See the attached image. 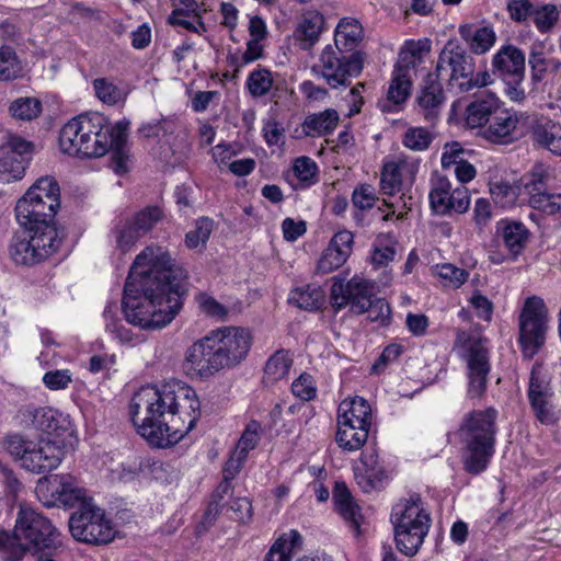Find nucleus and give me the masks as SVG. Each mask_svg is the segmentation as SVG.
Here are the masks:
<instances>
[{"mask_svg":"<svg viewBox=\"0 0 561 561\" xmlns=\"http://www.w3.org/2000/svg\"><path fill=\"white\" fill-rule=\"evenodd\" d=\"M187 271L168 250L146 247L134 260L124 287L126 321L142 329L169 324L183 306Z\"/></svg>","mask_w":561,"mask_h":561,"instance_id":"obj_1","label":"nucleus"},{"mask_svg":"<svg viewBox=\"0 0 561 561\" xmlns=\"http://www.w3.org/2000/svg\"><path fill=\"white\" fill-rule=\"evenodd\" d=\"M198 409L199 401L190 388L174 392L147 386L131 398L129 413L140 436L151 446L165 448L193 428Z\"/></svg>","mask_w":561,"mask_h":561,"instance_id":"obj_2","label":"nucleus"},{"mask_svg":"<svg viewBox=\"0 0 561 561\" xmlns=\"http://www.w3.org/2000/svg\"><path fill=\"white\" fill-rule=\"evenodd\" d=\"M59 207L60 188L51 176L39 178L16 203V220L30 231L41 262L61 243L54 222Z\"/></svg>","mask_w":561,"mask_h":561,"instance_id":"obj_3","label":"nucleus"},{"mask_svg":"<svg viewBox=\"0 0 561 561\" xmlns=\"http://www.w3.org/2000/svg\"><path fill=\"white\" fill-rule=\"evenodd\" d=\"M60 534L51 522L27 505H20L12 533L0 529V557L20 561L27 552L56 549Z\"/></svg>","mask_w":561,"mask_h":561,"instance_id":"obj_4","label":"nucleus"},{"mask_svg":"<svg viewBox=\"0 0 561 561\" xmlns=\"http://www.w3.org/2000/svg\"><path fill=\"white\" fill-rule=\"evenodd\" d=\"M496 416V410L489 408L472 411L462 421L459 432L466 446L463 466L471 474L484 471L494 454Z\"/></svg>","mask_w":561,"mask_h":561,"instance_id":"obj_5","label":"nucleus"},{"mask_svg":"<svg viewBox=\"0 0 561 561\" xmlns=\"http://www.w3.org/2000/svg\"><path fill=\"white\" fill-rule=\"evenodd\" d=\"M434 75L445 82L449 90L458 93L492 83L488 71L476 72L473 56L457 41H448L445 44L438 55Z\"/></svg>","mask_w":561,"mask_h":561,"instance_id":"obj_6","label":"nucleus"},{"mask_svg":"<svg viewBox=\"0 0 561 561\" xmlns=\"http://www.w3.org/2000/svg\"><path fill=\"white\" fill-rule=\"evenodd\" d=\"M397 549L412 557L420 550L431 527V516L426 512L420 494H411L400 500L391 513Z\"/></svg>","mask_w":561,"mask_h":561,"instance_id":"obj_7","label":"nucleus"},{"mask_svg":"<svg viewBox=\"0 0 561 561\" xmlns=\"http://www.w3.org/2000/svg\"><path fill=\"white\" fill-rule=\"evenodd\" d=\"M371 408L364 398L343 400L337 410V445L347 451H355L364 446L371 426Z\"/></svg>","mask_w":561,"mask_h":561,"instance_id":"obj_8","label":"nucleus"},{"mask_svg":"<svg viewBox=\"0 0 561 561\" xmlns=\"http://www.w3.org/2000/svg\"><path fill=\"white\" fill-rule=\"evenodd\" d=\"M364 68L363 53H347L327 45L311 72L322 78L331 89L346 88L352 79L358 77Z\"/></svg>","mask_w":561,"mask_h":561,"instance_id":"obj_9","label":"nucleus"},{"mask_svg":"<svg viewBox=\"0 0 561 561\" xmlns=\"http://www.w3.org/2000/svg\"><path fill=\"white\" fill-rule=\"evenodd\" d=\"M82 123L91 127V133H88V139L82 146L83 158L102 157L110 151L112 146H121L127 140L129 122L126 119L111 125L104 115L92 113L82 115Z\"/></svg>","mask_w":561,"mask_h":561,"instance_id":"obj_10","label":"nucleus"},{"mask_svg":"<svg viewBox=\"0 0 561 561\" xmlns=\"http://www.w3.org/2000/svg\"><path fill=\"white\" fill-rule=\"evenodd\" d=\"M69 528L72 537L90 545H106L115 537V530L104 511L94 502L83 504L76 510L69 518Z\"/></svg>","mask_w":561,"mask_h":561,"instance_id":"obj_11","label":"nucleus"},{"mask_svg":"<svg viewBox=\"0 0 561 561\" xmlns=\"http://www.w3.org/2000/svg\"><path fill=\"white\" fill-rule=\"evenodd\" d=\"M547 310L543 300L533 296L525 300L519 314V344L524 356L534 357L545 344Z\"/></svg>","mask_w":561,"mask_h":561,"instance_id":"obj_12","label":"nucleus"},{"mask_svg":"<svg viewBox=\"0 0 561 561\" xmlns=\"http://www.w3.org/2000/svg\"><path fill=\"white\" fill-rule=\"evenodd\" d=\"M330 300L336 310L351 306V310L362 314L371 306L374 285L368 279L354 276L346 282L345 277L332 278Z\"/></svg>","mask_w":561,"mask_h":561,"instance_id":"obj_13","label":"nucleus"},{"mask_svg":"<svg viewBox=\"0 0 561 561\" xmlns=\"http://www.w3.org/2000/svg\"><path fill=\"white\" fill-rule=\"evenodd\" d=\"M183 368L188 376L201 379L208 378L225 368L210 334L187 348Z\"/></svg>","mask_w":561,"mask_h":561,"instance_id":"obj_14","label":"nucleus"},{"mask_svg":"<svg viewBox=\"0 0 561 561\" xmlns=\"http://www.w3.org/2000/svg\"><path fill=\"white\" fill-rule=\"evenodd\" d=\"M33 144L19 136H10L0 145V182L11 183L24 175Z\"/></svg>","mask_w":561,"mask_h":561,"instance_id":"obj_15","label":"nucleus"},{"mask_svg":"<svg viewBox=\"0 0 561 561\" xmlns=\"http://www.w3.org/2000/svg\"><path fill=\"white\" fill-rule=\"evenodd\" d=\"M210 335L225 367L237 365L244 359L252 344L250 331L242 328H225L213 331Z\"/></svg>","mask_w":561,"mask_h":561,"instance_id":"obj_16","label":"nucleus"},{"mask_svg":"<svg viewBox=\"0 0 561 561\" xmlns=\"http://www.w3.org/2000/svg\"><path fill=\"white\" fill-rule=\"evenodd\" d=\"M46 485L53 501L47 505H62L65 507L81 508L83 504L92 503L93 500L87 495L85 489L81 488L75 477L70 474H50L41 481L39 488Z\"/></svg>","mask_w":561,"mask_h":561,"instance_id":"obj_17","label":"nucleus"},{"mask_svg":"<svg viewBox=\"0 0 561 561\" xmlns=\"http://www.w3.org/2000/svg\"><path fill=\"white\" fill-rule=\"evenodd\" d=\"M469 398H481L488 383L491 366L486 348L478 343L469 346L466 355Z\"/></svg>","mask_w":561,"mask_h":561,"instance_id":"obj_18","label":"nucleus"},{"mask_svg":"<svg viewBox=\"0 0 561 561\" xmlns=\"http://www.w3.org/2000/svg\"><path fill=\"white\" fill-rule=\"evenodd\" d=\"M551 397L549 380L542 375L541 367L535 365L530 373L528 398L536 417L542 424H552L556 420L550 404Z\"/></svg>","mask_w":561,"mask_h":561,"instance_id":"obj_19","label":"nucleus"},{"mask_svg":"<svg viewBox=\"0 0 561 561\" xmlns=\"http://www.w3.org/2000/svg\"><path fill=\"white\" fill-rule=\"evenodd\" d=\"M446 96L443 90L442 81L434 73H428L416 95L417 112L423 118L435 124L440 116Z\"/></svg>","mask_w":561,"mask_h":561,"instance_id":"obj_20","label":"nucleus"},{"mask_svg":"<svg viewBox=\"0 0 561 561\" xmlns=\"http://www.w3.org/2000/svg\"><path fill=\"white\" fill-rule=\"evenodd\" d=\"M412 83L407 70L401 66L396 67L389 82L386 96L377 103L382 113H399L404 108L411 95Z\"/></svg>","mask_w":561,"mask_h":561,"instance_id":"obj_21","label":"nucleus"},{"mask_svg":"<svg viewBox=\"0 0 561 561\" xmlns=\"http://www.w3.org/2000/svg\"><path fill=\"white\" fill-rule=\"evenodd\" d=\"M353 238L347 230L336 232L319 259L318 272L329 274L341 267L352 253Z\"/></svg>","mask_w":561,"mask_h":561,"instance_id":"obj_22","label":"nucleus"},{"mask_svg":"<svg viewBox=\"0 0 561 561\" xmlns=\"http://www.w3.org/2000/svg\"><path fill=\"white\" fill-rule=\"evenodd\" d=\"M494 71L503 79L520 83L525 75V54L513 45L503 46L493 57Z\"/></svg>","mask_w":561,"mask_h":561,"instance_id":"obj_23","label":"nucleus"},{"mask_svg":"<svg viewBox=\"0 0 561 561\" xmlns=\"http://www.w3.org/2000/svg\"><path fill=\"white\" fill-rule=\"evenodd\" d=\"M530 138L535 147L561 156V125L549 117H534L529 126Z\"/></svg>","mask_w":561,"mask_h":561,"instance_id":"obj_24","label":"nucleus"},{"mask_svg":"<svg viewBox=\"0 0 561 561\" xmlns=\"http://www.w3.org/2000/svg\"><path fill=\"white\" fill-rule=\"evenodd\" d=\"M517 124V114L500 106L488 123L483 135L492 142H510L516 138Z\"/></svg>","mask_w":561,"mask_h":561,"instance_id":"obj_25","label":"nucleus"},{"mask_svg":"<svg viewBox=\"0 0 561 561\" xmlns=\"http://www.w3.org/2000/svg\"><path fill=\"white\" fill-rule=\"evenodd\" d=\"M27 454L23 468L34 473L50 471L57 468L61 460L60 449L50 443H32Z\"/></svg>","mask_w":561,"mask_h":561,"instance_id":"obj_26","label":"nucleus"},{"mask_svg":"<svg viewBox=\"0 0 561 561\" xmlns=\"http://www.w3.org/2000/svg\"><path fill=\"white\" fill-rule=\"evenodd\" d=\"M500 106L501 102L493 93L485 92L480 95H476L466 107V125L469 128L488 125Z\"/></svg>","mask_w":561,"mask_h":561,"instance_id":"obj_27","label":"nucleus"},{"mask_svg":"<svg viewBox=\"0 0 561 561\" xmlns=\"http://www.w3.org/2000/svg\"><path fill=\"white\" fill-rule=\"evenodd\" d=\"M91 133L90 125H83L82 115L69 121L60 130L59 147L64 153L83 158L82 146Z\"/></svg>","mask_w":561,"mask_h":561,"instance_id":"obj_28","label":"nucleus"},{"mask_svg":"<svg viewBox=\"0 0 561 561\" xmlns=\"http://www.w3.org/2000/svg\"><path fill=\"white\" fill-rule=\"evenodd\" d=\"M333 502L337 513L350 524L356 535H358L362 519L360 510L355 503L345 482H335Z\"/></svg>","mask_w":561,"mask_h":561,"instance_id":"obj_29","label":"nucleus"},{"mask_svg":"<svg viewBox=\"0 0 561 561\" xmlns=\"http://www.w3.org/2000/svg\"><path fill=\"white\" fill-rule=\"evenodd\" d=\"M324 25V19L318 11H307L302 14L301 22L294 32L295 39L299 47L308 50L319 41Z\"/></svg>","mask_w":561,"mask_h":561,"instance_id":"obj_30","label":"nucleus"},{"mask_svg":"<svg viewBox=\"0 0 561 561\" xmlns=\"http://www.w3.org/2000/svg\"><path fill=\"white\" fill-rule=\"evenodd\" d=\"M301 535L291 529L275 540L263 561H291L294 554L301 549Z\"/></svg>","mask_w":561,"mask_h":561,"instance_id":"obj_31","label":"nucleus"},{"mask_svg":"<svg viewBox=\"0 0 561 561\" xmlns=\"http://www.w3.org/2000/svg\"><path fill=\"white\" fill-rule=\"evenodd\" d=\"M362 26L356 20L344 18L335 28L332 46L347 53H360L356 46L362 39Z\"/></svg>","mask_w":561,"mask_h":561,"instance_id":"obj_32","label":"nucleus"},{"mask_svg":"<svg viewBox=\"0 0 561 561\" xmlns=\"http://www.w3.org/2000/svg\"><path fill=\"white\" fill-rule=\"evenodd\" d=\"M340 121L339 113L334 108L308 115L302 123L306 136L317 137L331 134Z\"/></svg>","mask_w":561,"mask_h":561,"instance_id":"obj_33","label":"nucleus"},{"mask_svg":"<svg viewBox=\"0 0 561 561\" xmlns=\"http://www.w3.org/2000/svg\"><path fill=\"white\" fill-rule=\"evenodd\" d=\"M131 217L119 219L111 231L115 249L122 254L130 251L144 238Z\"/></svg>","mask_w":561,"mask_h":561,"instance_id":"obj_34","label":"nucleus"},{"mask_svg":"<svg viewBox=\"0 0 561 561\" xmlns=\"http://www.w3.org/2000/svg\"><path fill=\"white\" fill-rule=\"evenodd\" d=\"M325 294L321 286L308 284L290 291L288 301L299 309L314 311L324 304Z\"/></svg>","mask_w":561,"mask_h":561,"instance_id":"obj_35","label":"nucleus"},{"mask_svg":"<svg viewBox=\"0 0 561 561\" xmlns=\"http://www.w3.org/2000/svg\"><path fill=\"white\" fill-rule=\"evenodd\" d=\"M10 253L13 261L18 264L33 265L41 262L31 233L26 229L13 237Z\"/></svg>","mask_w":561,"mask_h":561,"instance_id":"obj_36","label":"nucleus"},{"mask_svg":"<svg viewBox=\"0 0 561 561\" xmlns=\"http://www.w3.org/2000/svg\"><path fill=\"white\" fill-rule=\"evenodd\" d=\"M362 463L364 466V473L355 472L357 483L365 492L375 489L386 478L385 470L377 466V459L373 454H363Z\"/></svg>","mask_w":561,"mask_h":561,"instance_id":"obj_37","label":"nucleus"},{"mask_svg":"<svg viewBox=\"0 0 561 561\" xmlns=\"http://www.w3.org/2000/svg\"><path fill=\"white\" fill-rule=\"evenodd\" d=\"M552 179V169L546 163L536 162L526 175L525 188L529 197L549 193L547 187Z\"/></svg>","mask_w":561,"mask_h":561,"instance_id":"obj_38","label":"nucleus"},{"mask_svg":"<svg viewBox=\"0 0 561 561\" xmlns=\"http://www.w3.org/2000/svg\"><path fill=\"white\" fill-rule=\"evenodd\" d=\"M502 229L503 241L513 254L519 253L528 239V230L522 222H499Z\"/></svg>","mask_w":561,"mask_h":561,"instance_id":"obj_39","label":"nucleus"},{"mask_svg":"<svg viewBox=\"0 0 561 561\" xmlns=\"http://www.w3.org/2000/svg\"><path fill=\"white\" fill-rule=\"evenodd\" d=\"M450 191L449 180L445 176L437 178L430 192V203L436 214L446 215L450 213Z\"/></svg>","mask_w":561,"mask_h":561,"instance_id":"obj_40","label":"nucleus"},{"mask_svg":"<svg viewBox=\"0 0 561 561\" xmlns=\"http://www.w3.org/2000/svg\"><path fill=\"white\" fill-rule=\"evenodd\" d=\"M23 66L15 50L10 46L0 47V81H11L22 77Z\"/></svg>","mask_w":561,"mask_h":561,"instance_id":"obj_41","label":"nucleus"},{"mask_svg":"<svg viewBox=\"0 0 561 561\" xmlns=\"http://www.w3.org/2000/svg\"><path fill=\"white\" fill-rule=\"evenodd\" d=\"M293 359L286 350L275 352L266 362L264 368L265 378L271 381H277L286 377L289 373Z\"/></svg>","mask_w":561,"mask_h":561,"instance_id":"obj_42","label":"nucleus"},{"mask_svg":"<svg viewBox=\"0 0 561 561\" xmlns=\"http://www.w3.org/2000/svg\"><path fill=\"white\" fill-rule=\"evenodd\" d=\"M9 112L14 118L28 122L41 114L42 102L33 96H22L10 104Z\"/></svg>","mask_w":561,"mask_h":561,"instance_id":"obj_43","label":"nucleus"},{"mask_svg":"<svg viewBox=\"0 0 561 561\" xmlns=\"http://www.w3.org/2000/svg\"><path fill=\"white\" fill-rule=\"evenodd\" d=\"M273 82L272 72L259 66L249 75L247 88L253 98H262L271 91Z\"/></svg>","mask_w":561,"mask_h":561,"instance_id":"obj_44","label":"nucleus"},{"mask_svg":"<svg viewBox=\"0 0 561 561\" xmlns=\"http://www.w3.org/2000/svg\"><path fill=\"white\" fill-rule=\"evenodd\" d=\"M164 217V211L161 207L150 205L136 213L131 219L136 224L142 237L149 233Z\"/></svg>","mask_w":561,"mask_h":561,"instance_id":"obj_45","label":"nucleus"},{"mask_svg":"<svg viewBox=\"0 0 561 561\" xmlns=\"http://www.w3.org/2000/svg\"><path fill=\"white\" fill-rule=\"evenodd\" d=\"M528 202L533 209L561 219V194H535V196L529 197Z\"/></svg>","mask_w":561,"mask_h":561,"instance_id":"obj_46","label":"nucleus"},{"mask_svg":"<svg viewBox=\"0 0 561 561\" xmlns=\"http://www.w3.org/2000/svg\"><path fill=\"white\" fill-rule=\"evenodd\" d=\"M433 140V133L425 127H409L402 136L403 146L413 151L428 149Z\"/></svg>","mask_w":561,"mask_h":561,"instance_id":"obj_47","label":"nucleus"},{"mask_svg":"<svg viewBox=\"0 0 561 561\" xmlns=\"http://www.w3.org/2000/svg\"><path fill=\"white\" fill-rule=\"evenodd\" d=\"M214 228V222L207 217L196 220L195 226L185 236V245L193 250L205 247Z\"/></svg>","mask_w":561,"mask_h":561,"instance_id":"obj_48","label":"nucleus"},{"mask_svg":"<svg viewBox=\"0 0 561 561\" xmlns=\"http://www.w3.org/2000/svg\"><path fill=\"white\" fill-rule=\"evenodd\" d=\"M32 443L20 434H8L2 440V447L14 460H20L23 467Z\"/></svg>","mask_w":561,"mask_h":561,"instance_id":"obj_49","label":"nucleus"},{"mask_svg":"<svg viewBox=\"0 0 561 561\" xmlns=\"http://www.w3.org/2000/svg\"><path fill=\"white\" fill-rule=\"evenodd\" d=\"M93 88L95 95L105 104L115 105L124 99L122 90L105 78L95 79Z\"/></svg>","mask_w":561,"mask_h":561,"instance_id":"obj_50","label":"nucleus"},{"mask_svg":"<svg viewBox=\"0 0 561 561\" xmlns=\"http://www.w3.org/2000/svg\"><path fill=\"white\" fill-rule=\"evenodd\" d=\"M559 12L553 4L536 7L533 13V21L537 30L541 33L549 32L558 22Z\"/></svg>","mask_w":561,"mask_h":561,"instance_id":"obj_51","label":"nucleus"},{"mask_svg":"<svg viewBox=\"0 0 561 561\" xmlns=\"http://www.w3.org/2000/svg\"><path fill=\"white\" fill-rule=\"evenodd\" d=\"M402 184L400 168L396 162L383 165L380 175V186L385 194L393 195L400 191Z\"/></svg>","mask_w":561,"mask_h":561,"instance_id":"obj_52","label":"nucleus"},{"mask_svg":"<svg viewBox=\"0 0 561 561\" xmlns=\"http://www.w3.org/2000/svg\"><path fill=\"white\" fill-rule=\"evenodd\" d=\"M30 414L32 415L33 425L42 432L51 433L59 427L56 417L57 411L50 408L34 409Z\"/></svg>","mask_w":561,"mask_h":561,"instance_id":"obj_53","label":"nucleus"},{"mask_svg":"<svg viewBox=\"0 0 561 561\" xmlns=\"http://www.w3.org/2000/svg\"><path fill=\"white\" fill-rule=\"evenodd\" d=\"M261 425L256 421H251L243 434L241 435L238 445L234 449L241 458H247L250 450L254 449L259 443V430Z\"/></svg>","mask_w":561,"mask_h":561,"instance_id":"obj_54","label":"nucleus"},{"mask_svg":"<svg viewBox=\"0 0 561 561\" xmlns=\"http://www.w3.org/2000/svg\"><path fill=\"white\" fill-rule=\"evenodd\" d=\"M293 172L305 186H309L316 178L317 164L308 157H299L294 162Z\"/></svg>","mask_w":561,"mask_h":561,"instance_id":"obj_55","label":"nucleus"},{"mask_svg":"<svg viewBox=\"0 0 561 561\" xmlns=\"http://www.w3.org/2000/svg\"><path fill=\"white\" fill-rule=\"evenodd\" d=\"M377 201L375 188L369 184L357 186L352 194V202L359 210L371 209Z\"/></svg>","mask_w":561,"mask_h":561,"instance_id":"obj_56","label":"nucleus"},{"mask_svg":"<svg viewBox=\"0 0 561 561\" xmlns=\"http://www.w3.org/2000/svg\"><path fill=\"white\" fill-rule=\"evenodd\" d=\"M493 201L501 207L512 206L516 201V190L508 183L500 182L490 186Z\"/></svg>","mask_w":561,"mask_h":561,"instance_id":"obj_57","label":"nucleus"},{"mask_svg":"<svg viewBox=\"0 0 561 561\" xmlns=\"http://www.w3.org/2000/svg\"><path fill=\"white\" fill-rule=\"evenodd\" d=\"M528 64L531 68L534 81H540L548 70L549 60L545 57L542 48L534 46L529 53Z\"/></svg>","mask_w":561,"mask_h":561,"instance_id":"obj_58","label":"nucleus"},{"mask_svg":"<svg viewBox=\"0 0 561 561\" xmlns=\"http://www.w3.org/2000/svg\"><path fill=\"white\" fill-rule=\"evenodd\" d=\"M495 42V33L491 27L478 28L471 38V49L476 54H484Z\"/></svg>","mask_w":561,"mask_h":561,"instance_id":"obj_59","label":"nucleus"},{"mask_svg":"<svg viewBox=\"0 0 561 561\" xmlns=\"http://www.w3.org/2000/svg\"><path fill=\"white\" fill-rule=\"evenodd\" d=\"M535 5L529 0H510L507 11L510 18L517 23H523L533 18Z\"/></svg>","mask_w":561,"mask_h":561,"instance_id":"obj_60","label":"nucleus"},{"mask_svg":"<svg viewBox=\"0 0 561 561\" xmlns=\"http://www.w3.org/2000/svg\"><path fill=\"white\" fill-rule=\"evenodd\" d=\"M438 275L446 280L445 285L458 288L467 280L469 274L467 271L458 268L453 264H443L438 267Z\"/></svg>","mask_w":561,"mask_h":561,"instance_id":"obj_61","label":"nucleus"},{"mask_svg":"<svg viewBox=\"0 0 561 561\" xmlns=\"http://www.w3.org/2000/svg\"><path fill=\"white\" fill-rule=\"evenodd\" d=\"M114 306L108 305L104 310V318L106 320V330L114 335L115 339L121 342H130L133 334L123 323L113 319L112 308Z\"/></svg>","mask_w":561,"mask_h":561,"instance_id":"obj_62","label":"nucleus"},{"mask_svg":"<svg viewBox=\"0 0 561 561\" xmlns=\"http://www.w3.org/2000/svg\"><path fill=\"white\" fill-rule=\"evenodd\" d=\"M196 300L198 302L201 310L208 317H213V318H217V319L226 318V316L228 313L227 309L211 296H209L205 293H201L196 297Z\"/></svg>","mask_w":561,"mask_h":561,"instance_id":"obj_63","label":"nucleus"},{"mask_svg":"<svg viewBox=\"0 0 561 561\" xmlns=\"http://www.w3.org/2000/svg\"><path fill=\"white\" fill-rule=\"evenodd\" d=\"M291 392L297 398L309 401L316 396V387L312 382V377L308 374H302L291 383Z\"/></svg>","mask_w":561,"mask_h":561,"instance_id":"obj_64","label":"nucleus"}]
</instances>
